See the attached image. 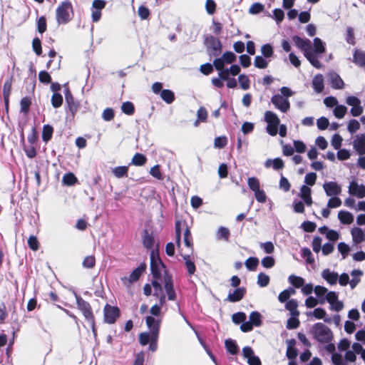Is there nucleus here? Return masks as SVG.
<instances>
[{
  "label": "nucleus",
  "instance_id": "32",
  "mask_svg": "<svg viewBox=\"0 0 365 365\" xmlns=\"http://www.w3.org/2000/svg\"><path fill=\"white\" fill-rule=\"evenodd\" d=\"M226 350L231 354L235 355L239 352V348L236 342L231 339H227L225 341Z\"/></svg>",
  "mask_w": 365,
  "mask_h": 365
},
{
  "label": "nucleus",
  "instance_id": "21",
  "mask_svg": "<svg viewBox=\"0 0 365 365\" xmlns=\"http://www.w3.org/2000/svg\"><path fill=\"white\" fill-rule=\"evenodd\" d=\"M354 148L359 155H365V134L358 135L353 143Z\"/></svg>",
  "mask_w": 365,
  "mask_h": 365
},
{
  "label": "nucleus",
  "instance_id": "46",
  "mask_svg": "<svg viewBox=\"0 0 365 365\" xmlns=\"http://www.w3.org/2000/svg\"><path fill=\"white\" fill-rule=\"evenodd\" d=\"M183 240L185 245L187 247H192V238L190 228L188 226L184 230Z\"/></svg>",
  "mask_w": 365,
  "mask_h": 365
},
{
  "label": "nucleus",
  "instance_id": "8",
  "mask_svg": "<svg viewBox=\"0 0 365 365\" xmlns=\"http://www.w3.org/2000/svg\"><path fill=\"white\" fill-rule=\"evenodd\" d=\"M78 309L81 312L86 321H93L94 314L91 304L84 300L81 296H76Z\"/></svg>",
  "mask_w": 365,
  "mask_h": 365
},
{
  "label": "nucleus",
  "instance_id": "26",
  "mask_svg": "<svg viewBox=\"0 0 365 365\" xmlns=\"http://www.w3.org/2000/svg\"><path fill=\"white\" fill-rule=\"evenodd\" d=\"M338 218L341 223L344 225H350L354 221L353 215L351 212L344 210H341L339 212Z\"/></svg>",
  "mask_w": 365,
  "mask_h": 365
},
{
  "label": "nucleus",
  "instance_id": "38",
  "mask_svg": "<svg viewBox=\"0 0 365 365\" xmlns=\"http://www.w3.org/2000/svg\"><path fill=\"white\" fill-rule=\"evenodd\" d=\"M112 173L117 178L128 177V167L125 165L115 167L112 170Z\"/></svg>",
  "mask_w": 365,
  "mask_h": 365
},
{
  "label": "nucleus",
  "instance_id": "24",
  "mask_svg": "<svg viewBox=\"0 0 365 365\" xmlns=\"http://www.w3.org/2000/svg\"><path fill=\"white\" fill-rule=\"evenodd\" d=\"M351 232L354 243L359 244L365 241V232H364L361 228L354 227L351 229Z\"/></svg>",
  "mask_w": 365,
  "mask_h": 365
},
{
  "label": "nucleus",
  "instance_id": "40",
  "mask_svg": "<svg viewBox=\"0 0 365 365\" xmlns=\"http://www.w3.org/2000/svg\"><path fill=\"white\" fill-rule=\"evenodd\" d=\"M259 264V259L255 257H250L246 259L245 265L250 271H255Z\"/></svg>",
  "mask_w": 365,
  "mask_h": 365
},
{
  "label": "nucleus",
  "instance_id": "45",
  "mask_svg": "<svg viewBox=\"0 0 365 365\" xmlns=\"http://www.w3.org/2000/svg\"><path fill=\"white\" fill-rule=\"evenodd\" d=\"M63 104V96L59 93H53L51 96V105L53 108H58Z\"/></svg>",
  "mask_w": 365,
  "mask_h": 365
},
{
  "label": "nucleus",
  "instance_id": "39",
  "mask_svg": "<svg viewBox=\"0 0 365 365\" xmlns=\"http://www.w3.org/2000/svg\"><path fill=\"white\" fill-rule=\"evenodd\" d=\"M289 282L297 289L301 288L304 284V279L302 277L292 274L289 277Z\"/></svg>",
  "mask_w": 365,
  "mask_h": 365
},
{
  "label": "nucleus",
  "instance_id": "14",
  "mask_svg": "<svg viewBox=\"0 0 365 365\" xmlns=\"http://www.w3.org/2000/svg\"><path fill=\"white\" fill-rule=\"evenodd\" d=\"M292 41L295 46L304 52V54L310 50H312L311 41L309 39H304L300 36L295 35L292 36Z\"/></svg>",
  "mask_w": 365,
  "mask_h": 365
},
{
  "label": "nucleus",
  "instance_id": "16",
  "mask_svg": "<svg viewBox=\"0 0 365 365\" xmlns=\"http://www.w3.org/2000/svg\"><path fill=\"white\" fill-rule=\"evenodd\" d=\"M13 80V76H10L6 80L3 86V97L6 110L9 109V98L11 95Z\"/></svg>",
  "mask_w": 365,
  "mask_h": 365
},
{
  "label": "nucleus",
  "instance_id": "33",
  "mask_svg": "<svg viewBox=\"0 0 365 365\" xmlns=\"http://www.w3.org/2000/svg\"><path fill=\"white\" fill-rule=\"evenodd\" d=\"M53 133V128L51 125H50L48 124L44 125L43 126L42 135H41L43 141H44L45 143L48 142L52 138Z\"/></svg>",
  "mask_w": 365,
  "mask_h": 365
},
{
  "label": "nucleus",
  "instance_id": "23",
  "mask_svg": "<svg viewBox=\"0 0 365 365\" xmlns=\"http://www.w3.org/2000/svg\"><path fill=\"white\" fill-rule=\"evenodd\" d=\"M312 86L315 92L320 93L324 88V78L322 74L316 75L312 79Z\"/></svg>",
  "mask_w": 365,
  "mask_h": 365
},
{
  "label": "nucleus",
  "instance_id": "22",
  "mask_svg": "<svg viewBox=\"0 0 365 365\" xmlns=\"http://www.w3.org/2000/svg\"><path fill=\"white\" fill-rule=\"evenodd\" d=\"M300 197L304 201V203L307 206H310L312 204V190L311 188L307 185H302L300 188Z\"/></svg>",
  "mask_w": 365,
  "mask_h": 365
},
{
  "label": "nucleus",
  "instance_id": "34",
  "mask_svg": "<svg viewBox=\"0 0 365 365\" xmlns=\"http://www.w3.org/2000/svg\"><path fill=\"white\" fill-rule=\"evenodd\" d=\"M160 97L168 104H170L175 101V94L169 89H163L160 93Z\"/></svg>",
  "mask_w": 365,
  "mask_h": 365
},
{
  "label": "nucleus",
  "instance_id": "44",
  "mask_svg": "<svg viewBox=\"0 0 365 365\" xmlns=\"http://www.w3.org/2000/svg\"><path fill=\"white\" fill-rule=\"evenodd\" d=\"M261 314L258 312H252L250 314V322L255 327H259L262 324Z\"/></svg>",
  "mask_w": 365,
  "mask_h": 365
},
{
  "label": "nucleus",
  "instance_id": "48",
  "mask_svg": "<svg viewBox=\"0 0 365 365\" xmlns=\"http://www.w3.org/2000/svg\"><path fill=\"white\" fill-rule=\"evenodd\" d=\"M37 31L40 34H43L47 29L46 19L44 16H40L37 20Z\"/></svg>",
  "mask_w": 365,
  "mask_h": 365
},
{
  "label": "nucleus",
  "instance_id": "50",
  "mask_svg": "<svg viewBox=\"0 0 365 365\" xmlns=\"http://www.w3.org/2000/svg\"><path fill=\"white\" fill-rule=\"evenodd\" d=\"M83 267L87 269L93 268L96 265V257L94 255H89L84 258L82 262Z\"/></svg>",
  "mask_w": 365,
  "mask_h": 365
},
{
  "label": "nucleus",
  "instance_id": "58",
  "mask_svg": "<svg viewBox=\"0 0 365 365\" xmlns=\"http://www.w3.org/2000/svg\"><path fill=\"white\" fill-rule=\"evenodd\" d=\"M254 65L257 68H265L268 66V62L261 56H257L255 58Z\"/></svg>",
  "mask_w": 365,
  "mask_h": 365
},
{
  "label": "nucleus",
  "instance_id": "55",
  "mask_svg": "<svg viewBox=\"0 0 365 365\" xmlns=\"http://www.w3.org/2000/svg\"><path fill=\"white\" fill-rule=\"evenodd\" d=\"M247 184L250 189L253 192L260 189L259 181L256 177L249 178L247 180Z\"/></svg>",
  "mask_w": 365,
  "mask_h": 365
},
{
  "label": "nucleus",
  "instance_id": "15",
  "mask_svg": "<svg viewBox=\"0 0 365 365\" xmlns=\"http://www.w3.org/2000/svg\"><path fill=\"white\" fill-rule=\"evenodd\" d=\"M349 193L359 198H364L365 197V186L358 185L356 181H351L349 186Z\"/></svg>",
  "mask_w": 365,
  "mask_h": 365
},
{
  "label": "nucleus",
  "instance_id": "28",
  "mask_svg": "<svg viewBox=\"0 0 365 365\" xmlns=\"http://www.w3.org/2000/svg\"><path fill=\"white\" fill-rule=\"evenodd\" d=\"M142 241L144 247L147 249H151L155 242L154 237L149 233L148 230H144Z\"/></svg>",
  "mask_w": 365,
  "mask_h": 365
},
{
  "label": "nucleus",
  "instance_id": "31",
  "mask_svg": "<svg viewBox=\"0 0 365 365\" xmlns=\"http://www.w3.org/2000/svg\"><path fill=\"white\" fill-rule=\"evenodd\" d=\"M309 63L316 68H321L322 63L318 60L317 57L313 53L312 50L309 51L304 54Z\"/></svg>",
  "mask_w": 365,
  "mask_h": 365
},
{
  "label": "nucleus",
  "instance_id": "6",
  "mask_svg": "<svg viewBox=\"0 0 365 365\" xmlns=\"http://www.w3.org/2000/svg\"><path fill=\"white\" fill-rule=\"evenodd\" d=\"M120 316V310L117 306L106 304L103 308L104 322L107 324H114Z\"/></svg>",
  "mask_w": 365,
  "mask_h": 365
},
{
  "label": "nucleus",
  "instance_id": "5",
  "mask_svg": "<svg viewBox=\"0 0 365 365\" xmlns=\"http://www.w3.org/2000/svg\"><path fill=\"white\" fill-rule=\"evenodd\" d=\"M63 86L65 88L64 95L67 108L72 118H74L80 107V103L78 101L75 100L68 84H64Z\"/></svg>",
  "mask_w": 365,
  "mask_h": 365
},
{
  "label": "nucleus",
  "instance_id": "59",
  "mask_svg": "<svg viewBox=\"0 0 365 365\" xmlns=\"http://www.w3.org/2000/svg\"><path fill=\"white\" fill-rule=\"evenodd\" d=\"M302 257L306 258L307 264H312L314 262L311 250L308 247H304L302 250Z\"/></svg>",
  "mask_w": 365,
  "mask_h": 365
},
{
  "label": "nucleus",
  "instance_id": "62",
  "mask_svg": "<svg viewBox=\"0 0 365 365\" xmlns=\"http://www.w3.org/2000/svg\"><path fill=\"white\" fill-rule=\"evenodd\" d=\"M227 144V138L226 136H218L215 138L214 145L217 148H223Z\"/></svg>",
  "mask_w": 365,
  "mask_h": 365
},
{
  "label": "nucleus",
  "instance_id": "54",
  "mask_svg": "<svg viewBox=\"0 0 365 365\" xmlns=\"http://www.w3.org/2000/svg\"><path fill=\"white\" fill-rule=\"evenodd\" d=\"M29 247L32 251H37L39 249V242L37 237L34 235H31L27 241Z\"/></svg>",
  "mask_w": 365,
  "mask_h": 365
},
{
  "label": "nucleus",
  "instance_id": "60",
  "mask_svg": "<svg viewBox=\"0 0 365 365\" xmlns=\"http://www.w3.org/2000/svg\"><path fill=\"white\" fill-rule=\"evenodd\" d=\"M360 128V123L356 119H351L349 121L347 130L350 133H356Z\"/></svg>",
  "mask_w": 365,
  "mask_h": 365
},
{
  "label": "nucleus",
  "instance_id": "27",
  "mask_svg": "<svg viewBox=\"0 0 365 365\" xmlns=\"http://www.w3.org/2000/svg\"><path fill=\"white\" fill-rule=\"evenodd\" d=\"M353 62L360 67L365 66V52L356 50L353 54Z\"/></svg>",
  "mask_w": 365,
  "mask_h": 365
},
{
  "label": "nucleus",
  "instance_id": "56",
  "mask_svg": "<svg viewBox=\"0 0 365 365\" xmlns=\"http://www.w3.org/2000/svg\"><path fill=\"white\" fill-rule=\"evenodd\" d=\"M32 49L37 56L42 53L41 41L38 37L34 38L32 41Z\"/></svg>",
  "mask_w": 365,
  "mask_h": 365
},
{
  "label": "nucleus",
  "instance_id": "30",
  "mask_svg": "<svg viewBox=\"0 0 365 365\" xmlns=\"http://www.w3.org/2000/svg\"><path fill=\"white\" fill-rule=\"evenodd\" d=\"M298 304L297 300L290 299L285 304V308L290 312V314L293 317H298L299 312L297 310Z\"/></svg>",
  "mask_w": 365,
  "mask_h": 365
},
{
  "label": "nucleus",
  "instance_id": "4",
  "mask_svg": "<svg viewBox=\"0 0 365 365\" xmlns=\"http://www.w3.org/2000/svg\"><path fill=\"white\" fill-rule=\"evenodd\" d=\"M204 43L207 46L210 56H218L222 52V43L218 38L212 35L205 38Z\"/></svg>",
  "mask_w": 365,
  "mask_h": 365
},
{
  "label": "nucleus",
  "instance_id": "36",
  "mask_svg": "<svg viewBox=\"0 0 365 365\" xmlns=\"http://www.w3.org/2000/svg\"><path fill=\"white\" fill-rule=\"evenodd\" d=\"M182 257L185 260V267L187 271V273L190 276L194 274L196 271V267L195 263L190 259V257L189 255H182Z\"/></svg>",
  "mask_w": 365,
  "mask_h": 365
},
{
  "label": "nucleus",
  "instance_id": "52",
  "mask_svg": "<svg viewBox=\"0 0 365 365\" xmlns=\"http://www.w3.org/2000/svg\"><path fill=\"white\" fill-rule=\"evenodd\" d=\"M240 87L243 90H247L250 86V81L245 74H240L238 77Z\"/></svg>",
  "mask_w": 365,
  "mask_h": 365
},
{
  "label": "nucleus",
  "instance_id": "25",
  "mask_svg": "<svg viewBox=\"0 0 365 365\" xmlns=\"http://www.w3.org/2000/svg\"><path fill=\"white\" fill-rule=\"evenodd\" d=\"M322 276L330 284H335L339 278L336 272H331L329 269L323 270Z\"/></svg>",
  "mask_w": 365,
  "mask_h": 365
},
{
  "label": "nucleus",
  "instance_id": "13",
  "mask_svg": "<svg viewBox=\"0 0 365 365\" xmlns=\"http://www.w3.org/2000/svg\"><path fill=\"white\" fill-rule=\"evenodd\" d=\"M242 355L247 359L249 365H262L259 358L255 355L254 351L250 346H245L242 349Z\"/></svg>",
  "mask_w": 365,
  "mask_h": 365
},
{
  "label": "nucleus",
  "instance_id": "43",
  "mask_svg": "<svg viewBox=\"0 0 365 365\" xmlns=\"http://www.w3.org/2000/svg\"><path fill=\"white\" fill-rule=\"evenodd\" d=\"M121 110L123 113L131 115L135 113V106L132 102L126 101L123 103Z\"/></svg>",
  "mask_w": 365,
  "mask_h": 365
},
{
  "label": "nucleus",
  "instance_id": "47",
  "mask_svg": "<svg viewBox=\"0 0 365 365\" xmlns=\"http://www.w3.org/2000/svg\"><path fill=\"white\" fill-rule=\"evenodd\" d=\"M270 281V278L268 275L264 272L259 273L257 276V284L261 287H267Z\"/></svg>",
  "mask_w": 365,
  "mask_h": 365
},
{
  "label": "nucleus",
  "instance_id": "3",
  "mask_svg": "<svg viewBox=\"0 0 365 365\" xmlns=\"http://www.w3.org/2000/svg\"><path fill=\"white\" fill-rule=\"evenodd\" d=\"M146 325L151 331V339L149 342V349L155 351L158 349V340L159 337L161 320L156 319L152 316H148L145 319Z\"/></svg>",
  "mask_w": 365,
  "mask_h": 365
},
{
  "label": "nucleus",
  "instance_id": "49",
  "mask_svg": "<svg viewBox=\"0 0 365 365\" xmlns=\"http://www.w3.org/2000/svg\"><path fill=\"white\" fill-rule=\"evenodd\" d=\"M314 51L317 53H323L325 52L324 43L318 37L314 38Z\"/></svg>",
  "mask_w": 365,
  "mask_h": 365
},
{
  "label": "nucleus",
  "instance_id": "17",
  "mask_svg": "<svg viewBox=\"0 0 365 365\" xmlns=\"http://www.w3.org/2000/svg\"><path fill=\"white\" fill-rule=\"evenodd\" d=\"M329 81L331 87L334 89H342L344 87V82L340 76L336 72L328 73Z\"/></svg>",
  "mask_w": 365,
  "mask_h": 365
},
{
  "label": "nucleus",
  "instance_id": "12",
  "mask_svg": "<svg viewBox=\"0 0 365 365\" xmlns=\"http://www.w3.org/2000/svg\"><path fill=\"white\" fill-rule=\"evenodd\" d=\"M323 188L327 196H337L341 192V187L336 182H324Z\"/></svg>",
  "mask_w": 365,
  "mask_h": 365
},
{
  "label": "nucleus",
  "instance_id": "29",
  "mask_svg": "<svg viewBox=\"0 0 365 365\" xmlns=\"http://www.w3.org/2000/svg\"><path fill=\"white\" fill-rule=\"evenodd\" d=\"M264 120L267 123V124H272L274 125H279L280 123V120L277 114L270 110L265 112Z\"/></svg>",
  "mask_w": 365,
  "mask_h": 365
},
{
  "label": "nucleus",
  "instance_id": "2",
  "mask_svg": "<svg viewBox=\"0 0 365 365\" xmlns=\"http://www.w3.org/2000/svg\"><path fill=\"white\" fill-rule=\"evenodd\" d=\"M73 16V9L71 1H64L59 4L56 10V19L58 24H66Z\"/></svg>",
  "mask_w": 365,
  "mask_h": 365
},
{
  "label": "nucleus",
  "instance_id": "10",
  "mask_svg": "<svg viewBox=\"0 0 365 365\" xmlns=\"http://www.w3.org/2000/svg\"><path fill=\"white\" fill-rule=\"evenodd\" d=\"M164 289L168 295V299L170 301H175L177 299V294L174 289L173 279L171 274H168L167 270H165L163 277Z\"/></svg>",
  "mask_w": 365,
  "mask_h": 365
},
{
  "label": "nucleus",
  "instance_id": "53",
  "mask_svg": "<svg viewBox=\"0 0 365 365\" xmlns=\"http://www.w3.org/2000/svg\"><path fill=\"white\" fill-rule=\"evenodd\" d=\"M347 108L345 106L337 105L334 109V114L337 118H342L345 115Z\"/></svg>",
  "mask_w": 365,
  "mask_h": 365
},
{
  "label": "nucleus",
  "instance_id": "20",
  "mask_svg": "<svg viewBox=\"0 0 365 365\" xmlns=\"http://www.w3.org/2000/svg\"><path fill=\"white\" fill-rule=\"evenodd\" d=\"M287 348L286 351V356L289 360L296 359L298 355V350L295 348L296 340L294 339H292L287 340Z\"/></svg>",
  "mask_w": 365,
  "mask_h": 365
},
{
  "label": "nucleus",
  "instance_id": "64",
  "mask_svg": "<svg viewBox=\"0 0 365 365\" xmlns=\"http://www.w3.org/2000/svg\"><path fill=\"white\" fill-rule=\"evenodd\" d=\"M232 320L235 324H239L246 320V314L241 312L235 313L232 316Z\"/></svg>",
  "mask_w": 365,
  "mask_h": 365
},
{
  "label": "nucleus",
  "instance_id": "42",
  "mask_svg": "<svg viewBox=\"0 0 365 365\" xmlns=\"http://www.w3.org/2000/svg\"><path fill=\"white\" fill-rule=\"evenodd\" d=\"M31 105V100L29 97H24L21 98L20 101L21 106V112L24 114H27L30 110V106Z\"/></svg>",
  "mask_w": 365,
  "mask_h": 365
},
{
  "label": "nucleus",
  "instance_id": "1",
  "mask_svg": "<svg viewBox=\"0 0 365 365\" xmlns=\"http://www.w3.org/2000/svg\"><path fill=\"white\" fill-rule=\"evenodd\" d=\"M314 339L322 344L331 342L334 339L332 331L321 322L314 324L310 331Z\"/></svg>",
  "mask_w": 365,
  "mask_h": 365
},
{
  "label": "nucleus",
  "instance_id": "9",
  "mask_svg": "<svg viewBox=\"0 0 365 365\" xmlns=\"http://www.w3.org/2000/svg\"><path fill=\"white\" fill-rule=\"evenodd\" d=\"M161 268L165 269V264L159 256L155 257L152 252L150 255V271L154 279H161Z\"/></svg>",
  "mask_w": 365,
  "mask_h": 365
},
{
  "label": "nucleus",
  "instance_id": "18",
  "mask_svg": "<svg viewBox=\"0 0 365 365\" xmlns=\"http://www.w3.org/2000/svg\"><path fill=\"white\" fill-rule=\"evenodd\" d=\"M246 294L245 287H237L232 293H230L225 300L230 302H237L242 299Z\"/></svg>",
  "mask_w": 365,
  "mask_h": 365
},
{
  "label": "nucleus",
  "instance_id": "41",
  "mask_svg": "<svg viewBox=\"0 0 365 365\" xmlns=\"http://www.w3.org/2000/svg\"><path fill=\"white\" fill-rule=\"evenodd\" d=\"M271 163H272L273 168L276 170L282 169L284 166V161L279 158H276L273 160H267L265 163V166L269 167Z\"/></svg>",
  "mask_w": 365,
  "mask_h": 365
},
{
  "label": "nucleus",
  "instance_id": "11",
  "mask_svg": "<svg viewBox=\"0 0 365 365\" xmlns=\"http://www.w3.org/2000/svg\"><path fill=\"white\" fill-rule=\"evenodd\" d=\"M271 102L282 113H287L290 108V103L287 98L279 94H275L272 97Z\"/></svg>",
  "mask_w": 365,
  "mask_h": 365
},
{
  "label": "nucleus",
  "instance_id": "7",
  "mask_svg": "<svg viewBox=\"0 0 365 365\" xmlns=\"http://www.w3.org/2000/svg\"><path fill=\"white\" fill-rule=\"evenodd\" d=\"M147 265L145 263H141L129 275V277H123L120 280L124 286L130 287L131 284L138 281L141 274L145 271Z\"/></svg>",
  "mask_w": 365,
  "mask_h": 365
},
{
  "label": "nucleus",
  "instance_id": "63",
  "mask_svg": "<svg viewBox=\"0 0 365 365\" xmlns=\"http://www.w3.org/2000/svg\"><path fill=\"white\" fill-rule=\"evenodd\" d=\"M230 233V230L225 227H221L217 231V238L220 240H224L228 241Z\"/></svg>",
  "mask_w": 365,
  "mask_h": 365
},
{
  "label": "nucleus",
  "instance_id": "57",
  "mask_svg": "<svg viewBox=\"0 0 365 365\" xmlns=\"http://www.w3.org/2000/svg\"><path fill=\"white\" fill-rule=\"evenodd\" d=\"M261 52L265 58H270L274 53L273 47L269 43L264 44L261 47Z\"/></svg>",
  "mask_w": 365,
  "mask_h": 365
},
{
  "label": "nucleus",
  "instance_id": "37",
  "mask_svg": "<svg viewBox=\"0 0 365 365\" xmlns=\"http://www.w3.org/2000/svg\"><path fill=\"white\" fill-rule=\"evenodd\" d=\"M78 182V179L73 173H66L62 178V182L67 186L74 185Z\"/></svg>",
  "mask_w": 365,
  "mask_h": 365
},
{
  "label": "nucleus",
  "instance_id": "35",
  "mask_svg": "<svg viewBox=\"0 0 365 365\" xmlns=\"http://www.w3.org/2000/svg\"><path fill=\"white\" fill-rule=\"evenodd\" d=\"M147 162V158L142 153H136L132 160L131 164L135 166H142L144 165Z\"/></svg>",
  "mask_w": 365,
  "mask_h": 365
},
{
  "label": "nucleus",
  "instance_id": "61",
  "mask_svg": "<svg viewBox=\"0 0 365 365\" xmlns=\"http://www.w3.org/2000/svg\"><path fill=\"white\" fill-rule=\"evenodd\" d=\"M264 6L259 2L254 3L249 9V13L252 14H257L263 11Z\"/></svg>",
  "mask_w": 365,
  "mask_h": 365
},
{
  "label": "nucleus",
  "instance_id": "19",
  "mask_svg": "<svg viewBox=\"0 0 365 365\" xmlns=\"http://www.w3.org/2000/svg\"><path fill=\"white\" fill-rule=\"evenodd\" d=\"M187 226L185 220L178 219L175 223V242L178 247L180 246L181 240V231L182 228H185Z\"/></svg>",
  "mask_w": 365,
  "mask_h": 365
},
{
  "label": "nucleus",
  "instance_id": "51",
  "mask_svg": "<svg viewBox=\"0 0 365 365\" xmlns=\"http://www.w3.org/2000/svg\"><path fill=\"white\" fill-rule=\"evenodd\" d=\"M197 120L195 121V125L198 124L199 120L206 122L207 118V111L204 107H200L197 112Z\"/></svg>",
  "mask_w": 365,
  "mask_h": 365
}]
</instances>
